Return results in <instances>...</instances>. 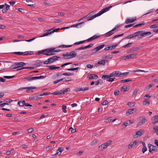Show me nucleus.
Returning a JSON list of instances; mask_svg holds the SVG:
<instances>
[{"mask_svg":"<svg viewBox=\"0 0 158 158\" xmlns=\"http://www.w3.org/2000/svg\"><path fill=\"white\" fill-rule=\"evenodd\" d=\"M55 48H50L46 49L41 51H39L35 53L36 55H39L44 54L46 56H50L54 54L52 53L54 52H57L60 51L59 50H55Z\"/></svg>","mask_w":158,"mask_h":158,"instance_id":"f257e3e1","label":"nucleus"},{"mask_svg":"<svg viewBox=\"0 0 158 158\" xmlns=\"http://www.w3.org/2000/svg\"><path fill=\"white\" fill-rule=\"evenodd\" d=\"M112 6L111 5L110 6L108 7L104 8L102 10L100 11L97 14L92 16L90 18H88L87 21L92 20L96 17L99 16L104 13L108 11L109 9L112 7Z\"/></svg>","mask_w":158,"mask_h":158,"instance_id":"f03ea898","label":"nucleus"},{"mask_svg":"<svg viewBox=\"0 0 158 158\" xmlns=\"http://www.w3.org/2000/svg\"><path fill=\"white\" fill-rule=\"evenodd\" d=\"M111 141L109 140L106 143H103L99 146L98 149L99 151H102L106 149L107 147L110 145L111 143Z\"/></svg>","mask_w":158,"mask_h":158,"instance_id":"7ed1b4c3","label":"nucleus"},{"mask_svg":"<svg viewBox=\"0 0 158 158\" xmlns=\"http://www.w3.org/2000/svg\"><path fill=\"white\" fill-rule=\"evenodd\" d=\"M105 45L104 44H102L101 45H99L95 48L94 49H92L91 51V54H93L98 51L100 49L102 48Z\"/></svg>","mask_w":158,"mask_h":158,"instance_id":"20e7f679","label":"nucleus"},{"mask_svg":"<svg viewBox=\"0 0 158 158\" xmlns=\"http://www.w3.org/2000/svg\"><path fill=\"white\" fill-rule=\"evenodd\" d=\"M148 147L149 148V152L152 153V151H155L157 152L158 151V148L155 146L149 143L148 144Z\"/></svg>","mask_w":158,"mask_h":158,"instance_id":"39448f33","label":"nucleus"},{"mask_svg":"<svg viewBox=\"0 0 158 158\" xmlns=\"http://www.w3.org/2000/svg\"><path fill=\"white\" fill-rule=\"evenodd\" d=\"M137 54H138L137 53H135L123 57L122 59L123 60H126L130 58H134L137 55Z\"/></svg>","mask_w":158,"mask_h":158,"instance_id":"423d86ee","label":"nucleus"},{"mask_svg":"<svg viewBox=\"0 0 158 158\" xmlns=\"http://www.w3.org/2000/svg\"><path fill=\"white\" fill-rule=\"evenodd\" d=\"M111 77H121L122 73L119 71H114L112 73H110Z\"/></svg>","mask_w":158,"mask_h":158,"instance_id":"0eeeda50","label":"nucleus"},{"mask_svg":"<svg viewBox=\"0 0 158 158\" xmlns=\"http://www.w3.org/2000/svg\"><path fill=\"white\" fill-rule=\"evenodd\" d=\"M37 88L35 86L28 87H22L19 88L18 89V90L21 91L23 89H26V92L27 93L30 91V90L33 89H35Z\"/></svg>","mask_w":158,"mask_h":158,"instance_id":"6e6552de","label":"nucleus"},{"mask_svg":"<svg viewBox=\"0 0 158 158\" xmlns=\"http://www.w3.org/2000/svg\"><path fill=\"white\" fill-rule=\"evenodd\" d=\"M60 58L59 56H52L49 58L48 60L49 61L50 64L53 63V62L56 61V60H58V59Z\"/></svg>","mask_w":158,"mask_h":158,"instance_id":"1a4fd4ad","label":"nucleus"},{"mask_svg":"<svg viewBox=\"0 0 158 158\" xmlns=\"http://www.w3.org/2000/svg\"><path fill=\"white\" fill-rule=\"evenodd\" d=\"M133 123V121L132 120H128L126 121L123 123L122 125V126H125L124 128H125L127 126L130 125Z\"/></svg>","mask_w":158,"mask_h":158,"instance_id":"9d476101","label":"nucleus"},{"mask_svg":"<svg viewBox=\"0 0 158 158\" xmlns=\"http://www.w3.org/2000/svg\"><path fill=\"white\" fill-rule=\"evenodd\" d=\"M147 121V120L145 117H143L141 119H140V121L138 123L137 125V126H141L143 123H144Z\"/></svg>","mask_w":158,"mask_h":158,"instance_id":"9b49d317","label":"nucleus"},{"mask_svg":"<svg viewBox=\"0 0 158 158\" xmlns=\"http://www.w3.org/2000/svg\"><path fill=\"white\" fill-rule=\"evenodd\" d=\"M52 29H53V28L45 30L44 31V33L43 35L40 36V37H43L45 36H46L49 34H51V32L50 31Z\"/></svg>","mask_w":158,"mask_h":158,"instance_id":"f8f14e48","label":"nucleus"},{"mask_svg":"<svg viewBox=\"0 0 158 158\" xmlns=\"http://www.w3.org/2000/svg\"><path fill=\"white\" fill-rule=\"evenodd\" d=\"M136 20V18L135 17L133 19H127L125 20V23L126 24H127L130 23H133Z\"/></svg>","mask_w":158,"mask_h":158,"instance_id":"ddd939ff","label":"nucleus"},{"mask_svg":"<svg viewBox=\"0 0 158 158\" xmlns=\"http://www.w3.org/2000/svg\"><path fill=\"white\" fill-rule=\"evenodd\" d=\"M98 76L95 74H91L88 76L87 77V79H97L98 78Z\"/></svg>","mask_w":158,"mask_h":158,"instance_id":"4468645a","label":"nucleus"},{"mask_svg":"<svg viewBox=\"0 0 158 158\" xmlns=\"http://www.w3.org/2000/svg\"><path fill=\"white\" fill-rule=\"evenodd\" d=\"M94 45V44H89V45L84 47H81L80 48H78L76 50H84L86 48H89L91 47H92Z\"/></svg>","mask_w":158,"mask_h":158,"instance_id":"2eb2a0df","label":"nucleus"},{"mask_svg":"<svg viewBox=\"0 0 158 158\" xmlns=\"http://www.w3.org/2000/svg\"><path fill=\"white\" fill-rule=\"evenodd\" d=\"M152 123L154 124L158 122V114L155 115L152 119Z\"/></svg>","mask_w":158,"mask_h":158,"instance_id":"dca6fc26","label":"nucleus"},{"mask_svg":"<svg viewBox=\"0 0 158 158\" xmlns=\"http://www.w3.org/2000/svg\"><path fill=\"white\" fill-rule=\"evenodd\" d=\"M138 143L137 141H135L134 142H131L128 145V148L129 149H131L132 148L134 147L135 145Z\"/></svg>","mask_w":158,"mask_h":158,"instance_id":"f3484780","label":"nucleus"},{"mask_svg":"<svg viewBox=\"0 0 158 158\" xmlns=\"http://www.w3.org/2000/svg\"><path fill=\"white\" fill-rule=\"evenodd\" d=\"M116 29V28L115 27L112 30H111L110 31L108 32H107L105 35V37H108L110 36L112 34H114V32H113V31H114Z\"/></svg>","mask_w":158,"mask_h":158,"instance_id":"a211bd4d","label":"nucleus"},{"mask_svg":"<svg viewBox=\"0 0 158 158\" xmlns=\"http://www.w3.org/2000/svg\"><path fill=\"white\" fill-rule=\"evenodd\" d=\"M69 58L70 59L75 57L77 56V53L76 52L74 51L71 52L70 53Z\"/></svg>","mask_w":158,"mask_h":158,"instance_id":"6ab92c4d","label":"nucleus"},{"mask_svg":"<svg viewBox=\"0 0 158 158\" xmlns=\"http://www.w3.org/2000/svg\"><path fill=\"white\" fill-rule=\"evenodd\" d=\"M100 36V35L97 36L95 35H94L93 36L89 38L87 40V41L88 42L91 41L97 38H98Z\"/></svg>","mask_w":158,"mask_h":158,"instance_id":"aec40b11","label":"nucleus"},{"mask_svg":"<svg viewBox=\"0 0 158 158\" xmlns=\"http://www.w3.org/2000/svg\"><path fill=\"white\" fill-rule=\"evenodd\" d=\"M15 65H17V66L19 67H22L23 66L25 65H26V63L23 62H15Z\"/></svg>","mask_w":158,"mask_h":158,"instance_id":"412c9836","label":"nucleus"},{"mask_svg":"<svg viewBox=\"0 0 158 158\" xmlns=\"http://www.w3.org/2000/svg\"><path fill=\"white\" fill-rule=\"evenodd\" d=\"M85 24V22H82L81 23H78L76 24H73L71 26V27H77L79 25H83Z\"/></svg>","mask_w":158,"mask_h":158,"instance_id":"4be33fe9","label":"nucleus"},{"mask_svg":"<svg viewBox=\"0 0 158 158\" xmlns=\"http://www.w3.org/2000/svg\"><path fill=\"white\" fill-rule=\"evenodd\" d=\"M70 91V89L69 88H66L64 90H60V94L62 95L64 94H65V93H66L68 91Z\"/></svg>","mask_w":158,"mask_h":158,"instance_id":"5701e85b","label":"nucleus"},{"mask_svg":"<svg viewBox=\"0 0 158 158\" xmlns=\"http://www.w3.org/2000/svg\"><path fill=\"white\" fill-rule=\"evenodd\" d=\"M26 2H27V3H26V4L27 5L31 7H33L34 5L33 4H32V3H33L32 1L30 0H26Z\"/></svg>","mask_w":158,"mask_h":158,"instance_id":"b1692460","label":"nucleus"},{"mask_svg":"<svg viewBox=\"0 0 158 158\" xmlns=\"http://www.w3.org/2000/svg\"><path fill=\"white\" fill-rule=\"evenodd\" d=\"M43 64V63L40 60H38L36 61L35 64H34V65L35 67H38L40 65H42Z\"/></svg>","mask_w":158,"mask_h":158,"instance_id":"393cba45","label":"nucleus"},{"mask_svg":"<svg viewBox=\"0 0 158 158\" xmlns=\"http://www.w3.org/2000/svg\"><path fill=\"white\" fill-rule=\"evenodd\" d=\"M111 77L110 73L109 75H103L102 77V78L104 80H108L109 78Z\"/></svg>","mask_w":158,"mask_h":158,"instance_id":"a878e982","label":"nucleus"},{"mask_svg":"<svg viewBox=\"0 0 158 158\" xmlns=\"http://www.w3.org/2000/svg\"><path fill=\"white\" fill-rule=\"evenodd\" d=\"M143 31H137V32L131 34L132 35L131 36H132L133 38L137 36L139 34L141 33Z\"/></svg>","mask_w":158,"mask_h":158,"instance_id":"bb28decb","label":"nucleus"},{"mask_svg":"<svg viewBox=\"0 0 158 158\" xmlns=\"http://www.w3.org/2000/svg\"><path fill=\"white\" fill-rule=\"evenodd\" d=\"M47 67H48L49 68V69L51 70H54L56 69H59L60 67H56L54 65H53L52 66H47Z\"/></svg>","mask_w":158,"mask_h":158,"instance_id":"cd10ccee","label":"nucleus"},{"mask_svg":"<svg viewBox=\"0 0 158 158\" xmlns=\"http://www.w3.org/2000/svg\"><path fill=\"white\" fill-rule=\"evenodd\" d=\"M46 76H40L34 77H33V80L40 79H44L46 77Z\"/></svg>","mask_w":158,"mask_h":158,"instance_id":"c85d7f7f","label":"nucleus"},{"mask_svg":"<svg viewBox=\"0 0 158 158\" xmlns=\"http://www.w3.org/2000/svg\"><path fill=\"white\" fill-rule=\"evenodd\" d=\"M140 49V48L139 47H137L135 48H133L129 50L127 52H132L133 51H137L138 50H139Z\"/></svg>","mask_w":158,"mask_h":158,"instance_id":"c756f323","label":"nucleus"},{"mask_svg":"<svg viewBox=\"0 0 158 158\" xmlns=\"http://www.w3.org/2000/svg\"><path fill=\"white\" fill-rule=\"evenodd\" d=\"M33 54V52L31 51H26L23 52V55H32Z\"/></svg>","mask_w":158,"mask_h":158,"instance_id":"7c9ffc66","label":"nucleus"},{"mask_svg":"<svg viewBox=\"0 0 158 158\" xmlns=\"http://www.w3.org/2000/svg\"><path fill=\"white\" fill-rule=\"evenodd\" d=\"M145 100L143 101L142 102V104L144 106H148L150 103V102L147 99H145Z\"/></svg>","mask_w":158,"mask_h":158,"instance_id":"2f4dec72","label":"nucleus"},{"mask_svg":"<svg viewBox=\"0 0 158 158\" xmlns=\"http://www.w3.org/2000/svg\"><path fill=\"white\" fill-rule=\"evenodd\" d=\"M134 111V109H128V111L127 112L126 114L127 115H129L133 113V111Z\"/></svg>","mask_w":158,"mask_h":158,"instance_id":"473e14b6","label":"nucleus"},{"mask_svg":"<svg viewBox=\"0 0 158 158\" xmlns=\"http://www.w3.org/2000/svg\"><path fill=\"white\" fill-rule=\"evenodd\" d=\"M18 103V105L21 106H24L25 104V101L24 100L19 101Z\"/></svg>","mask_w":158,"mask_h":158,"instance_id":"72a5a7b5","label":"nucleus"},{"mask_svg":"<svg viewBox=\"0 0 158 158\" xmlns=\"http://www.w3.org/2000/svg\"><path fill=\"white\" fill-rule=\"evenodd\" d=\"M64 56V58L65 59H69L70 54L68 52H67L65 54H63L62 55Z\"/></svg>","mask_w":158,"mask_h":158,"instance_id":"f704fd0d","label":"nucleus"},{"mask_svg":"<svg viewBox=\"0 0 158 158\" xmlns=\"http://www.w3.org/2000/svg\"><path fill=\"white\" fill-rule=\"evenodd\" d=\"M143 133V131H141L139 130L136 132L135 135H137V137H138V136H141Z\"/></svg>","mask_w":158,"mask_h":158,"instance_id":"c9c22d12","label":"nucleus"},{"mask_svg":"<svg viewBox=\"0 0 158 158\" xmlns=\"http://www.w3.org/2000/svg\"><path fill=\"white\" fill-rule=\"evenodd\" d=\"M112 57L113 55L112 54H109L108 55L105 56L103 58L106 59H110L112 58Z\"/></svg>","mask_w":158,"mask_h":158,"instance_id":"e433bc0d","label":"nucleus"},{"mask_svg":"<svg viewBox=\"0 0 158 158\" xmlns=\"http://www.w3.org/2000/svg\"><path fill=\"white\" fill-rule=\"evenodd\" d=\"M127 87L126 86H123L120 89V91H123V92H125L127 91Z\"/></svg>","mask_w":158,"mask_h":158,"instance_id":"4c0bfd02","label":"nucleus"},{"mask_svg":"<svg viewBox=\"0 0 158 158\" xmlns=\"http://www.w3.org/2000/svg\"><path fill=\"white\" fill-rule=\"evenodd\" d=\"M103 83V82L101 79L99 80L98 81H96L95 84L96 85H98L99 84L102 85Z\"/></svg>","mask_w":158,"mask_h":158,"instance_id":"58836bf2","label":"nucleus"},{"mask_svg":"<svg viewBox=\"0 0 158 158\" xmlns=\"http://www.w3.org/2000/svg\"><path fill=\"white\" fill-rule=\"evenodd\" d=\"M80 69V67H77V68H74L68 69H67V70L68 71H73L77 70L78 69Z\"/></svg>","mask_w":158,"mask_h":158,"instance_id":"ea45409f","label":"nucleus"},{"mask_svg":"<svg viewBox=\"0 0 158 158\" xmlns=\"http://www.w3.org/2000/svg\"><path fill=\"white\" fill-rule=\"evenodd\" d=\"M46 151L48 152H50L52 151V147L51 146H48L46 148Z\"/></svg>","mask_w":158,"mask_h":158,"instance_id":"a19ab883","label":"nucleus"},{"mask_svg":"<svg viewBox=\"0 0 158 158\" xmlns=\"http://www.w3.org/2000/svg\"><path fill=\"white\" fill-rule=\"evenodd\" d=\"M62 107L63 112L65 113H66L67 112L66 110V109L67 108L66 106L64 105H62Z\"/></svg>","mask_w":158,"mask_h":158,"instance_id":"79ce46f5","label":"nucleus"},{"mask_svg":"<svg viewBox=\"0 0 158 158\" xmlns=\"http://www.w3.org/2000/svg\"><path fill=\"white\" fill-rule=\"evenodd\" d=\"M142 34L143 37H145L146 35H150L151 34V33L150 32H147L143 33Z\"/></svg>","mask_w":158,"mask_h":158,"instance_id":"37998d69","label":"nucleus"},{"mask_svg":"<svg viewBox=\"0 0 158 158\" xmlns=\"http://www.w3.org/2000/svg\"><path fill=\"white\" fill-rule=\"evenodd\" d=\"M153 129L155 131L156 134L158 135V126H156L153 127Z\"/></svg>","mask_w":158,"mask_h":158,"instance_id":"c03bdc74","label":"nucleus"},{"mask_svg":"<svg viewBox=\"0 0 158 158\" xmlns=\"http://www.w3.org/2000/svg\"><path fill=\"white\" fill-rule=\"evenodd\" d=\"M13 54H17L19 55H23V52H14L12 53Z\"/></svg>","mask_w":158,"mask_h":158,"instance_id":"a18cd8bd","label":"nucleus"},{"mask_svg":"<svg viewBox=\"0 0 158 158\" xmlns=\"http://www.w3.org/2000/svg\"><path fill=\"white\" fill-rule=\"evenodd\" d=\"M132 80L131 79H124L120 81L121 83H125L126 82H128L131 81Z\"/></svg>","mask_w":158,"mask_h":158,"instance_id":"49530a36","label":"nucleus"},{"mask_svg":"<svg viewBox=\"0 0 158 158\" xmlns=\"http://www.w3.org/2000/svg\"><path fill=\"white\" fill-rule=\"evenodd\" d=\"M39 98H40L39 97V95L36 96V97H29V99L30 100H33V99H35L36 100Z\"/></svg>","mask_w":158,"mask_h":158,"instance_id":"de8ad7c7","label":"nucleus"},{"mask_svg":"<svg viewBox=\"0 0 158 158\" xmlns=\"http://www.w3.org/2000/svg\"><path fill=\"white\" fill-rule=\"evenodd\" d=\"M72 45H62L60 46H59V47L62 48H69L72 47Z\"/></svg>","mask_w":158,"mask_h":158,"instance_id":"09e8293b","label":"nucleus"},{"mask_svg":"<svg viewBox=\"0 0 158 158\" xmlns=\"http://www.w3.org/2000/svg\"><path fill=\"white\" fill-rule=\"evenodd\" d=\"M152 86L151 84H150L148 85L147 86L145 89V90L146 91L149 89L151 88Z\"/></svg>","mask_w":158,"mask_h":158,"instance_id":"8fccbe9b","label":"nucleus"},{"mask_svg":"<svg viewBox=\"0 0 158 158\" xmlns=\"http://www.w3.org/2000/svg\"><path fill=\"white\" fill-rule=\"evenodd\" d=\"M17 65L14 64H13L11 65L10 67V68L11 69H16L17 68H19V67L16 66Z\"/></svg>","mask_w":158,"mask_h":158,"instance_id":"3c124183","label":"nucleus"},{"mask_svg":"<svg viewBox=\"0 0 158 158\" xmlns=\"http://www.w3.org/2000/svg\"><path fill=\"white\" fill-rule=\"evenodd\" d=\"M117 45H118V44H117L114 45V46L108 47V48H109V49L110 50H111L113 49H114L115 47H116L117 46Z\"/></svg>","mask_w":158,"mask_h":158,"instance_id":"603ef678","label":"nucleus"},{"mask_svg":"<svg viewBox=\"0 0 158 158\" xmlns=\"http://www.w3.org/2000/svg\"><path fill=\"white\" fill-rule=\"evenodd\" d=\"M73 73H64L62 74V75L64 76H69V75H73Z\"/></svg>","mask_w":158,"mask_h":158,"instance_id":"864d4df0","label":"nucleus"},{"mask_svg":"<svg viewBox=\"0 0 158 158\" xmlns=\"http://www.w3.org/2000/svg\"><path fill=\"white\" fill-rule=\"evenodd\" d=\"M132 44V42L128 43L127 45H126L125 46H123V47L124 48H127L129 47H130V46H131V44Z\"/></svg>","mask_w":158,"mask_h":158,"instance_id":"5fc2aeb1","label":"nucleus"},{"mask_svg":"<svg viewBox=\"0 0 158 158\" xmlns=\"http://www.w3.org/2000/svg\"><path fill=\"white\" fill-rule=\"evenodd\" d=\"M98 64H101V65H104L105 64V62H104V61H103V60H101L100 61H99L97 63Z\"/></svg>","mask_w":158,"mask_h":158,"instance_id":"6e6d98bb","label":"nucleus"},{"mask_svg":"<svg viewBox=\"0 0 158 158\" xmlns=\"http://www.w3.org/2000/svg\"><path fill=\"white\" fill-rule=\"evenodd\" d=\"M129 73L128 72H126L123 73H122L121 77L125 76L128 74Z\"/></svg>","mask_w":158,"mask_h":158,"instance_id":"4d7b16f0","label":"nucleus"},{"mask_svg":"<svg viewBox=\"0 0 158 158\" xmlns=\"http://www.w3.org/2000/svg\"><path fill=\"white\" fill-rule=\"evenodd\" d=\"M96 11L95 10L91 12H90L87 15H88V17H89L91 16L93 14L95 13L96 12Z\"/></svg>","mask_w":158,"mask_h":158,"instance_id":"13d9d810","label":"nucleus"},{"mask_svg":"<svg viewBox=\"0 0 158 158\" xmlns=\"http://www.w3.org/2000/svg\"><path fill=\"white\" fill-rule=\"evenodd\" d=\"M115 79V77H110L109 78L108 80H107V81L109 82H112L114 81V80Z\"/></svg>","mask_w":158,"mask_h":158,"instance_id":"bf43d9fd","label":"nucleus"},{"mask_svg":"<svg viewBox=\"0 0 158 158\" xmlns=\"http://www.w3.org/2000/svg\"><path fill=\"white\" fill-rule=\"evenodd\" d=\"M145 24V23L144 22H143L142 23H139L138 24L135 25V26L133 27H135L138 26H140L142 25H144Z\"/></svg>","mask_w":158,"mask_h":158,"instance_id":"052dcab7","label":"nucleus"},{"mask_svg":"<svg viewBox=\"0 0 158 158\" xmlns=\"http://www.w3.org/2000/svg\"><path fill=\"white\" fill-rule=\"evenodd\" d=\"M62 22V20L60 19H56L54 20L55 23H60Z\"/></svg>","mask_w":158,"mask_h":158,"instance_id":"680f3d73","label":"nucleus"},{"mask_svg":"<svg viewBox=\"0 0 158 158\" xmlns=\"http://www.w3.org/2000/svg\"><path fill=\"white\" fill-rule=\"evenodd\" d=\"M97 143V141L96 139H94L90 143V145H94L96 144Z\"/></svg>","mask_w":158,"mask_h":158,"instance_id":"e2e57ef3","label":"nucleus"},{"mask_svg":"<svg viewBox=\"0 0 158 158\" xmlns=\"http://www.w3.org/2000/svg\"><path fill=\"white\" fill-rule=\"evenodd\" d=\"M108 103V101L107 100H105L103 101L102 103V105H107Z\"/></svg>","mask_w":158,"mask_h":158,"instance_id":"0e129e2a","label":"nucleus"},{"mask_svg":"<svg viewBox=\"0 0 158 158\" xmlns=\"http://www.w3.org/2000/svg\"><path fill=\"white\" fill-rule=\"evenodd\" d=\"M33 131H34L33 128H30V129H28L27 130V131L29 133H31L32 132H33Z\"/></svg>","mask_w":158,"mask_h":158,"instance_id":"69168bd1","label":"nucleus"},{"mask_svg":"<svg viewBox=\"0 0 158 158\" xmlns=\"http://www.w3.org/2000/svg\"><path fill=\"white\" fill-rule=\"evenodd\" d=\"M94 65L90 64H88L86 65V67L88 69H91L93 67Z\"/></svg>","mask_w":158,"mask_h":158,"instance_id":"338daca9","label":"nucleus"},{"mask_svg":"<svg viewBox=\"0 0 158 158\" xmlns=\"http://www.w3.org/2000/svg\"><path fill=\"white\" fill-rule=\"evenodd\" d=\"M119 94V90H115L114 91V95L115 96H117Z\"/></svg>","mask_w":158,"mask_h":158,"instance_id":"774afa93","label":"nucleus"}]
</instances>
